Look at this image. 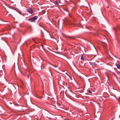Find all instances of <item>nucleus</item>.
I'll return each mask as SVG.
<instances>
[{"mask_svg": "<svg viewBox=\"0 0 120 120\" xmlns=\"http://www.w3.org/2000/svg\"><path fill=\"white\" fill-rule=\"evenodd\" d=\"M69 38H72V39H75V38L74 37H69Z\"/></svg>", "mask_w": 120, "mask_h": 120, "instance_id": "10", "label": "nucleus"}, {"mask_svg": "<svg viewBox=\"0 0 120 120\" xmlns=\"http://www.w3.org/2000/svg\"><path fill=\"white\" fill-rule=\"evenodd\" d=\"M62 117L63 118H64L65 117L63 116H62Z\"/></svg>", "mask_w": 120, "mask_h": 120, "instance_id": "17", "label": "nucleus"}, {"mask_svg": "<svg viewBox=\"0 0 120 120\" xmlns=\"http://www.w3.org/2000/svg\"><path fill=\"white\" fill-rule=\"evenodd\" d=\"M36 97L37 98H38L40 99H41L43 98V97L41 96H39L38 95H37V96H36Z\"/></svg>", "mask_w": 120, "mask_h": 120, "instance_id": "5", "label": "nucleus"}, {"mask_svg": "<svg viewBox=\"0 0 120 120\" xmlns=\"http://www.w3.org/2000/svg\"><path fill=\"white\" fill-rule=\"evenodd\" d=\"M79 49H80V47H79Z\"/></svg>", "mask_w": 120, "mask_h": 120, "instance_id": "21", "label": "nucleus"}, {"mask_svg": "<svg viewBox=\"0 0 120 120\" xmlns=\"http://www.w3.org/2000/svg\"><path fill=\"white\" fill-rule=\"evenodd\" d=\"M115 64L118 69H120V65H119L117 64Z\"/></svg>", "mask_w": 120, "mask_h": 120, "instance_id": "4", "label": "nucleus"}, {"mask_svg": "<svg viewBox=\"0 0 120 120\" xmlns=\"http://www.w3.org/2000/svg\"><path fill=\"white\" fill-rule=\"evenodd\" d=\"M88 91L89 92V93H92V90H88Z\"/></svg>", "mask_w": 120, "mask_h": 120, "instance_id": "8", "label": "nucleus"}, {"mask_svg": "<svg viewBox=\"0 0 120 120\" xmlns=\"http://www.w3.org/2000/svg\"><path fill=\"white\" fill-rule=\"evenodd\" d=\"M42 36L43 37V35H42Z\"/></svg>", "mask_w": 120, "mask_h": 120, "instance_id": "20", "label": "nucleus"}, {"mask_svg": "<svg viewBox=\"0 0 120 120\" xmlns=\"http://www.w3.org/2000/svg\"><path fill=\"white\" fill-rule=\"evenodd\" d=\"M65 74L68 75V76H69V73L68 72H66Z\"/></svg>", "mask_w": 120, "mask_h": 120, "instance_id": "11", "label": "nucleus"}, {"mask_svg": "<svg viewBox=\"0 0 120 120\" xmlns=\"http://www.w3.org/2000/svg\"><path fill=\"white\" fill-rule=\"evenodd\" d=\"M27 11L28 12L31 14H32L34 12L33 10L31 8H28L27 9Z\"/></svg>", "mask_w": 120, "mask_h": 120, "instance_id": "3", "label": "nucleus"}, {"mask_svg": "<svg viewBox=\"0 0 120 120\" xmlns=\"http://www.w3.org/2000/svg\"><path fill=\"white\" fill-rule=\"evenodd\" d=\"M32 39L33 40V41H34L35 42V43H37V42H36L35 41V39H34V38H32Z\"/></svg>", "mask_w": 120, "mask_h": 120, "instance_id": "12", "label": "nucleus"}, {"mask_svg": "<svg viewBox=\"0 0 120 120\" xmlns=\"http://www.w3.org/2000/svg\"><path fill=\"white\" fill-rule=\"evenodd\" d=\"M15 86H14L15 88V87H16V86H17H17H17V85H16V84H15Z\"/></svg>", "mask_w": 120, "mask_h": 120, "instance_id": "15", "label": "nucleus"}, {"mask_svg": "<svg viewBox=\"0 0 120 120\" xmlns=\"http://www.w3.org/2000/svg\"><path fill=\"white\" fill-rule=\"evenodd\" d=\"M67 24H71L73 26H80L81 25L80 23L79 24H77L76 23L74 20L72 22H68Z\"/></svg>", "mask_w": 120, "mask_h": 120, "instance_id": "1", "label": "nucleus"}, {"mask_svg": "<svg viewBox=\"0 0 120 120\" xmlns=\"http://www.w3.org/2000/svg\"><path fill=\"white\" fill-rule=\"evenodd\" d=\"M114 119V118H113V119H112V120H113V119Z\"/></svg>", "mask_w": 120, "mask_h": 120, "instance_id": "19", "label": "nucleus"}, {"mask_svg": "<svg viewBox=\"0 0 120 120\" xmlns=\"http://www.w3.org/2000/svg\"><path fill=\"white\" fill-rule=\"evenodd\" d=\"M29 76L28 75H27V78H29Z\"/></svg>", "mask_w": 120, "mask_h": 120, "instance_id": "18", "label": "nucleus"}, {"mask_svg": "<svg viewBox=\"0 0 120 120\" xmlns=\"http://www.w3.org/2000/svg\"><path fill=\"white\" fill-rule=\"evenodd\" d=\"M81 59L82 60H84V59L83 57V56L82 55L81 57Z\"/></svg>", "mask_w": 120, "mask_h": 120, "instance_id": "9", "label": "nucleus"}, {"mask_svg": "<svg viewBox=\"0 0 120 120\" xmlns=\"http://www.w3.org/2000/svg\"><path fill=\"white\" fill-rule=\"evenodd\" d=\"M41 46H42V48H43V45L42 44H41Z\"/></svg>", "mask_w": 120, "mask_h": 120, "instance_id": "13", "label": "nucleus"}, {"mask_svg": "<svg viewBox=\"0 0 120 120\" xmlns=\"http://www.w3.org/2000/svg\"><path fill=\"white\" fill-rule=\"evenodd\" d=\"M37 18V16H35L31 18L28 19V20L31 22H34L35 20H36Z\"/></svg>", "mask_w": 120, "mask_h": 120, "instance_id": "2", "label": "nucleus"}, {"mask_svg": "<svg viewBox=\"0 0 120 120\" xmlns=\"http://www.w3.org/2000/svg\"><path fill=\"white\" fill-rule=\"evenodd\" d=\"M64 120H68V119H67L65 118L64 119Z\"/></svg>", "mask_w": 120, "mask_h": 120, "instance_id": "16", "label": "nucleus"}, {"mask_svg": "<svg viewBox=\"0 0 120 120\" xmlns=\"http://www.w3.org/2000/svg\"><path fill=\"white\" fill-rule=\"evenodd\" d=\"M54 4L56 5H58V3L57 1H56L54 2Z\"/></svg>", "mask_w": 120, "mask_h": 120, "instance_id": "7", "label": "nucleus"}, {"mask_svg": "<svg viewBox=\"0 0 120 120\" xmlns=\"http://www.w3.org/2000/svg\"><path fill=\"white\" fill-rule=\"evenodd\" d=\"M53 38L55 40H54V41H56V39L55 38Z\"/></svg>", "mask_w": 120, "mask_h": 120, "instance_id": "14", "label": "nucleus"}, {"mask_svg": "<svg viewBox=\"0 0 120 120\" xmlns=\"http://www.w3.org/2000/svg\"><path fill=\"white\" fill-rule=\"evenodd\" d=\"M7 29L10 30H11V28L10 26H8L7 28Z\"/></svg>", "mask_w": 120, "mask_h": 120, "instance_id": "6", "label": "nucleus"}]
</instances>
